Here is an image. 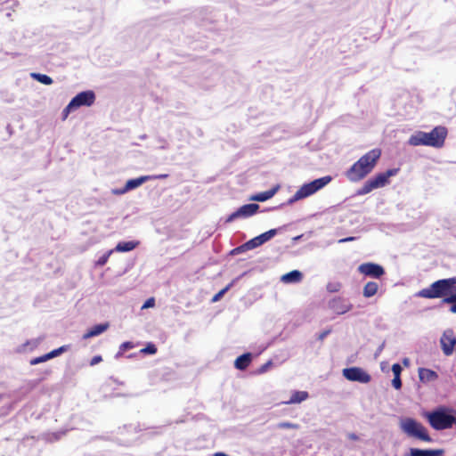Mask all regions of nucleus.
I'll list each match as a JSON object with an SVG mask.
<instances>
[{"label":"nucleus","instance_id":"f257e3e1","mask_svg":"<svg viewBox=\"0 0 456 456\" xmlns=\"http://www.w3.org/2000/svg\"><path fill=\"white\" fill-rule=\"evenodd\" d=\"M448 129L444 126H436L431 131H416L408 140L411 146H429L439 149L444 146Z\"/></svg>","mask_w":456,"mask_h":456},{"label":"nucleus","instance_id":"f03ea898","mask_svg":"<svg viewBox=\"0 0 456 456\" xmlns=\"http://www.w3.org/2000/svg\"><path fill=\"white\" fill-rule=\"evenodd\" d=\"M332 181L330 175H325L321 178L315 179L310 183L303 184L296 193L288 200L287 205H292L295 202L305 199L316 191L322 190Z\"/></svg>","mask_w":456,"mask_h":456},{"label":"nucleus","instance_id":"7ed1b4c3","mask_svg":"<svg viewBox=\"0 0 456 456\" xmlns=\"http://www.w3.org/2000/svg\"><path fill=\"white\" fill-rule=\"evenodd\" d=\"M429 425L436 430H444L452 428L456 423V416L451 414L447 409L440 408L426 413Z\"/></svg>","mask_w":456,"mask_h":456},{"label":"nucleus","instance_id":"20e7f679","mask_svg":"<svg viewBox=\"0 0 456 456\" xmlns=\"http://www.w3.org/2000/svg\"><path fill=\"white\" fill-rule=\"evenodd\" d=\"M453 291L452 290L446 279H441L434 281L429 287L420 289L417 296L422 298L434 299L449 297Z\"/></svg>","mask_w":456,"mask_h":456},{"label":"nucleus","instance_id":"39448f33","mask_svg":"<svg viewBox=\"0 0 456 456\" xmlns=\"http://www.w3.org/2000/svg\"><path fill=\"white\" fill-rule=\"evenodd\" d=\"M400 428L402 431L409 436L418 438L424 442H431L432 440L427 428L414 419H403L400 421Z\"/></svg>","mask_w":456,"mask_h":456},{"label":"nucleus","instance_id":"423d86ee","mask_svg":"<svg viewBox=\"0 0 456 456\" xmlns=\"http://www.w3.org/2000/svg\"><path fill=\"white\" fill-rule=\"evenodd\" d=\"M381 157V150L372 149L362 155L346 171H372Z\"/></svg>","mask_w":456,"mask_h":456},{"label":"nucleus","instance_id":"0eeeda50","mask_svg":"<svg viewBox=\"0 0 456 456\" xmlns=\"http://www.w3.org/2000/svg\"><path fill=\"white\" fill-rule=\"evenodd\" d=\"M395 173H380L372 179H369L358 190L359 195H364L371 191L382 188L389 183V177Z\"/></svg>","mask_w":456,"mask_h":456},{"label":"nucleus","instance_id":"6e6552de","mask_svg":"<svg viewBox=\"0 0 456 456\" xmlns=\"http://www.w3.org/2000/svg\"><path fill=\"white\" fill-rule=\"evenodd\" d=\"M95 100L96 94L93 90L81 91L71 98L69 109L78 110L81 107H91Z\"/></svg>","mask_w":456,"mask_h":456},{"label":"nucleus","instance_id":"1a4fd4ad","mask_svg":"<svg viewBox=\"0 0 456 456\" xmlns=\"http://www.w3.org/2000/svg\"><path fill=\"white\" fill-rule=\"evenodd\" d=\"M343 376L350 381H356L362 384H367L371 379L370 375L360 367L344 369Z\"/></svg>","mask_w":456,"mask_h":456},{"label":"nucleus","instance_id":"9d476101","mask_svg":"<svg viewBox=\"0 0 456 456\" xmlns=\"http://www.w3.org/2000/svg\"><path fill=\"white\" fill-rule=\"evenodd\" d=\"M167 176V174L159 175H143L138 178L130 179L126 182V185L119 190H113L112 192L117 195H120L126 193L128 191L134 190L142 184L144 182L153 179V178H166Z\"/></svg>","mask_w":456,"mask_h":456},{"label":"nucleus","instance_id":"9b49d317","mask_svg":"<svg viewBox=\"0 0 456 456\" xmlns=\"http://www.w3.org/2000/svg\"><path fill=\"white\" fill-rule=\"evenodd\" d=\"M441 348L444 355L452 354L456 346V337L452 330L448 329L444 331L440 338Z\"/></svg>","mask_w":456,"mask_h":456},{"label":"nucleus","instance_id":"f8f14e48","mask_svg":"<svg viewBox=\"0 0 456 456\" xmlns=\"http://www.w3.org/2000/svg\"><path fill=\"white\" fill-rule=\"evenodd\" d=\"M358 272L365 276L379 279L385 274L384 268L375 263H363L358 266Z\"/></svg>","mask_w":456,"mask_h":456},{"label":"nucleus","instance_id":"ddd939ff","mask_svg":"<svg viewBox=\"0 0 456 456\" xmlns=\"http://www.w3.org/2000/svg\"><path fill=\"white\" fill-rule=\"evenodd\" d=\"M77 22L82 23V28H90L95 22L96 11L93 8L86 7L77 9Z\"/></svg>","mask_w":456,"mask_h":456},{"label":"nucleus","instance_id":"4468645a","mask_svg":"<svg viewBox=\"0 0 456 456\" xmlns=\"http://www.w3.org/2000/svg\"><path fill=\"white\" fill-rule=\"evenodd\" d=\"M258 209L259 205L256 203L243 205L229 216L228 221H232L239 217H249L255 215Z\"/></svg>","mask_w":456,"mask_h":456},{"label":"nucleus","instance_id":"2eb2a0df","mask_svg":"<svg viewBox=\"0 0 456 456\" xmlns=\"http://www.w3.org/2000/svg\"><path fill=\"white\" fill-rule=\"evenodd\" d=\"M280 188H281V185L276 184V185L273 186L268 191L256 193V194L250 196L249 200L252 201H259V202L266 201V200H270L271 198H273L278 192Z\"/></svg>","mask_w":456,"mask_h":456},{"label":"nucleus","instance_id":"dca6fc26","mask_svg":"<svg viewBox=\"0 0 456 456\" xmlns=\"http://www.w3.org/2000/svg\"><path fill=\"white\" fill-rule=\"evenodd\" d=\"M67 350L66 346H62L57 349H54L44 355H41L39 357H35L33 359L30 360V364L31 365H36V364H38V363H41V362H46L52 358H54L58 355H60L61 353L65 352Z\"/></svg>","mask_w":456,"mask_h":456},{"label":"nucleus","instance_id":"f3484780","mask_svg":"<svg viewBox=\"0 0 456 456\" xmlns=\"http://www.w3.org/2000/svg\"><path fill=\"white\" fill-rule=\"evenodd\" d=\"M110 327L109 322L100 323L89 329L84 335L83 339H88L105 332Z\"/></svg>","mask_w":456,"mask_h":456},{"label":"nucleus","instance_id":"a211bd4d","mask_svg":"<svg viewBox=\"0 0 456 456\" xmlns=\"http://www.w3.org/2000/svg\"><path fill=\"white\" fill-rule=\"evenodd\" d=\"M251 361L252 354L250 353H246L237 357L234 362V366L240 370H244L249 366Z\"/></svg>","mask_w":456,"mask_h":456},{"label":"nucleus","instance_id":"6ab92c4d","mask_svg":"<svg viewBox=\"0 0 456 456\" xmlns=\"http://www.w3.org/2000/svg\"><path fill=\"white\" fill-rule=\"evenodd\" d=\"M444 451L443 449L436 450H421L418 448L411 449V456H443Z\"/></svg>","mask_w":456,"mask_h":456},{"label":"nucleus","instance_id":"aec40b11","mask_svg":"<svg viewBox=\"0 0 456 456\" xmlns=\"http://www.w3.org/2000/svg\"><path fill=\"white\" fill-rule=\"evenodd\" d=\"M263 245V242L258 236L249 240L248 241H247L246 243H244L243 245L236 248L234 250L237 251V252H242V251H245V250H249V249H253V248H256L259 246Z\"/></svg>","mask_w":456,"mask_h":456},{"label":"nucleus","instance_id":"412c9836","mask_svg":"<svg viewBox=\"0 0 456 456\" xmlns=\"http://www.w3.org/2000/svg\"><path fill=\"white\" fill-rule=\"evenodd\" d=\"M437 374L436 371L426 369V368H419V378L421 382H429L436 380L437 379Z\"/></svg>","mask_w":456,"mask_h":456},{"label":"nucleus","instance_id":"4be33fe9","mask_svg":"<svg viewBox=\"0 0 456 456\" xmlns=\"http://www.w3.org/2000/svg\"><path fill=\"white\" fill-rule=\"evenodd\" d=\"M379 285L376 281H368L362 289L364 297H371L378 293Z\"/></svg>","mask_w":456,"mask_h":456},{"label":"nucleus","instance_id":"5701e85b","mask_svg":"<svg viewBox=\"0 0 456 456\" xmlns=\"http://www.w3.org/2000/svg\"><path fill=\"white\" fill-rule=\"evenodd\" d=\"M139 241H121L118 242L114 250L118 252H128L134 249L138 245Z\"/></svg>","mask_w":456,"mask_h":456},{"label":"nucleus","instance_id":"b1692460","mask_svg":"<svg viewBox=\"0 0 456 456\" xmlns=\"http://www.w3.org/2000/svg\"><path fill=\"white\" fill-rule=\"evenodd\" d=\"M30 77L35 81L41 83L45 86H50L53 83V79L46 74H43V73H39V72H31Z\"/></svg>","mask_w":456,"mask_h":456},{"label":"nucleus","instance_id":"393cba45","mask_svg":"<svg viewBox=\"0 0 456 456\" xmlns=\"http://www.w3.org/2000/svg\"><path fill=\"white\" fill-rule=\"evenodd\" d=\"M302 273L297 270L291 271L286 274H284L281 278L284 282H298L302 280Z\"/></svg>","mask_w":456,"mask_h":456},{"label":"nucleus","instance_id":"a878e982","mask_svg":"<svg viewBox=\"0 0 456 456\" xmlns=\"http://www.w3.org/2000/svg\"><path fill=\"white\" fill-rule=\"evenodd\" d=\"M308 397V393L305 391H296L292 394L291 397L289 401L285 402V403H299L305 401Z\"/></svg>","mask_w":456,"mask_h":456},{"label":"nucleus","instance_id":"bb28decb","mask_svg":"<svg viewBox=\"0 0 456 456\" xmlns=\"http://www.w3.org/2000/svg\"><path fill=\"white\" fill-rule=\"evenodd\" d=\"M341 302L340 299H334L331 302V308L336 310L338 314H345L351 309V305H344L342 306H338V305Z\"/></svg>","mask_w":456,"mask_h":456},{"label":"nucleus","instance_id":"cd10ccee","mask_svg":"<svg viewBox=\"0 0 456 456\" xmlns=\"http://www.w3.org/2000/svg\"><path fill=\"white\" fill-rule=\"evenodd\" d=\"M444 304H450V312L452 314H456V292L452 294L449 297H445L442 300Z\"/></svg>","mask_w":456,"mask_h":456},{"label":"nucleus","instance_id":"c85d7f7f","mask_svg":"<svg viewBox=\"0 0 456 456\" xmlns=\"http://www.w3.org/2000/svg\"><path fill=\"white\" fill-rule=\"evenodd\" d=\"M277 231L275 229L269 230L259 235L263 244L271 240Z\"/></svg>","mask_w":456,"mask_h":456},{"label":"nucleus","instance_id":"c756f323","mask_svg":"<svg viewBox=\"0 0 456 456\" xmlns=\"http://www.w3.org/2000/svg\"><path fill=\"white\" fill-rule=\"evenodd\" d=\"M112 252H113V249H110L108 252H106L105 254H103L101 257H99V259L96 262V265H98V266L105 265L106 263L108 262L110 256L112 254Z\"/></svg>","mask_w":456,"mask_h":456},{"label":"nucleus","instance_id":"7c9ffc66","mask_svg":"<svg viewBox=\"0 0 456 456\" xmlns=\"http://www.w3.org/2000/svg\"><path fill=\"white\" fill-rule=\"evenodd\" d=\"M141 352L142 354H154L157 353V346L152 343H149Z\"/></svg>","mask_w":456,"mask_h":456},{"label":"nucleus","instance_id":"2f4dec72","mask_svg":"<svg viewBox=\"0 0 456 456\" xmlns=\"http://www.w3.org/2000/svg\"><path fill=\"white\" fill-rule=\"evenodd\" d=\"M231 287H232V284H228L225 288H224L218 293H216L213 297L212 302H217L218 300H220L223 297V296L230 289Z\"/></svg>","mask_w":456,"mask_h":456},{"label":"nucleus","instance_id":"473e14b6","mask_svg":"<svg viewBox=\"0 0 456 456\" xmlns=\"http://www.w3.org/2000/svg\"><path fill=\"white\" fill-rule=\"evenodd\" d=\"M69 102L66 105V107L63 109V110L61 112L62 119H66L70 113L77 110L76 109H69Z\"/></svg>","mask_w":456,"mask_h":456},{"label":"nucleus","instance_id":"72a5a7b5","mask_svg":"<svg viewBox=\"0 0 456 456\" xmlns=\"http://www.w3.org/2000/svg\"><path fill=\"white\" fill-rule=\"evenodd\" d=\"M392 386L395 389H400L402 387V380H401L400 376L394 377V379H392Z\"/></svg>","mask_w":456,"mask_h":456},{"label":"nucleus","instance_id":"f704fd0d","mask_svg":"<svg viewBox=\"0 0 456 456\" xmlns=\"http://www.w3.org/2000/svg\"><path fill=\"white\" fill-rule=\"evenodd\" d=\"M154 305H155L154 297H150L144 302V304L142 306V309L151 308V307H153Z\"/></svg>","mask_w":456,"mask_h":456},{"label":"nucleus","instance_id":"c9c22d12","mask_svg":"<svg viewBox=\"0 0 456 456\" xmlns=\"http://www.w3.org/2000/svg\"><path fill=\"white\" fill-rule=\"evenodd\" d=\"M392 371L394 376H400L402 372V367L399 363H395L392 365Z\"/></svg>","mask_w":456,"mask_h":456},{"label":"nucleus","instance_id":"e433bc0d","mask_svg":"<svg viewBox=\"0 0 456 456\" xmlns=\"http://www.w3.org/2000/svg\"><path fill=\"white\" fill-rule=\"evenodd\" d=\"M446 281L449 283L453 293H455L456 292V277L448 278V279H446Z\"/></svg>","mask_w":456,"mask_h":456},{"label":"nucleus","instance_id":"4c0bfd02","mask_svg":"<svg viewBox=\"0 0 456 456\" xmlns=\"http://www.w3.org/2000/svg\"><path fill=\"white\" fill-rule=\"evenodd\" d=\"M102 361V358L101 355H95L91 359L90 364L92 366L98 364Z\"/></svg>","mask_w":456,"mask_h":456},{"label":"nucleus","instance_id":"58836bf2","mask_svg":"<svg viewBox=\"0 0 456 456\" xmlns=\"http://www.w3.org/2000/svg\"><path fill=\"white\" fill-rule=\"evenodd\" d=\"M133 347H134V344L132 342H124L120 346V349L123 351L127 350V349H132Z\"/></svg>","mask_w":456,"mask_h":456},{"label":"nucleus","instance_id":"ea45409f","mask_svg":"<svg viewBox=\"0 0 456 456\" xmlns=\"http://www.w3.org/2000/svg\"><path fill=\"white\" fill-rule=\"evenodd\" d=\"M294 425L289 422H282L279 424V428H293Z\"/></svg>","mask_w":456,"mask_h":456},{"label":"nucleus","instance_id":"a19ab883","mask_svg":"<svg viewBox=\"0 0 456 456\" xmlns=\"http://www.w3.org/2000/svg\"><path fill=\"white\" fill-rule=\"evenodd\" d=\"M158 141L162 142V144L158 146L157 148L161 149V150L167 149V143H166V141L164 139L159 138Z\"/></svg>","mask_w":456,"mask_h":456},{"label":"nucleus","instance_id":"79ce46f5","mask_svg":"<svg viewBox=\"0 0 456 456\" xmlns=\"http://www.w3.org/2000/svg\"><path fill=\"white\" fill-rule=\"evenodd\" d=\"M355 238L354 237H346V238H343V239H340L338 240L339 243H344V242H348V241H353L354 240Z\"/></svg>","mask_w":456,"mask_h":456},{"label":"nucleus","instance_id":"37998d69","mask_svg":"<svg viewBox=\"0 0 456 456\" xmlns=\"http://www.w3.org/2000/svg\"><path fill=\"white\" fill-rule=\"evenodd\" d=\"M330 333V330H324L319 335V339L322 340L326 338V336Z\"/></svg>","mask_w":456,"mask_h":456},{"label":"nucleus","instance_id":"c03bdc74","mask_svg":"<svg viewBox=\"0 0 456 456\" xmlns=\"http://www.w3.org/2000/svg\"><path fill=\"white\" fill-rule=\"evenodd\" d=\"M213 456H229V455L224 452H215L213 454Z\"/></svg>","mask_w":456,"mask_h":456},{"label":"nucleus","instance_id":"a18cd8bd","mask_svg":"<svg viewBox=\"0 0 456 456\" xmlns=\"http://www.w3.org/2000/svg\"><path fill=\"white\" fill-rule=\"evenodd\" d=\"M367 174H368V173H365V172L358 173V175H358V178H359V179H362V178H363V177L365 176V175H367Z\"/></svg>","mask_w":456,"mask_h":456},{"label":"nucleus","instance_id":"49530a36","mask_svg":"<svg viewBox=\"0 0 456 456\" xmlns=\"http://www.w3.org/2000/svg\"><path fill=\"white\" fill-rule=\"evenodd\" d=\"M386 171H393V172H395V171H400V168H398V167L387 168Z\"/></svg>","mask_w":456,"mask_h":456},{"label":"nucleus","instance_id":"de8ad7c7","mask_svg":"<svg viewBox=\"0 0 456 456\" xmlns=\"http://www.w3.org/2000/svg\"><path fill=\"white\" fill-rule=\"evenodd\" d=\"M328 289H329L330 291H336L337 290L336 289H333V286H330V285L328 286Z\"/></svg>","mask_w":456,"mask_h":456},{"label":"nucleus","instance_id":"09e8293b","mask_svg":"<svg viewBox=\"0 0 456 456\" xmlns=\"http://www.w3.org/2000/svg\"><path fill=\"white\" fill-rule=\"evenodd\" d=\"M328 289H329L330 291H336L337 290L336 289H333V286H330V285L328 286Z\"/></svg>","mask_w":456,"mask_h":456},{"label":"nucleus","instance_id":"8fccbe9b","mask_svg":"<svg viewBox=\"0 0 456 456\" xmlns=\"http://www.w3.org/2000/svg\"><path fill=\"white\" fill-rule=\"evenodd\" d=\"M5 102H13V97L12 96L10 99H4Z\"/></svg>","mask_w":456,"mask_h":456},{"label":"nucleus","instance_id":"3c124183","mask_svg":"<svg viewBox=\"0 0 456 456\" xmlns=\"http://www.w3.org/2000/svg\"><path fill=\"white\" fill-rule=\"evenodd\" d=\"M8 0H0V5L4 4V3H7Z\"/></svg>","mask_w":456,"mask_h":456},{"label":"nucleus","instance_id":"603ef678","mask_svg":"<svg viewBox=\"0 0 456 456\" xmlns=\"http://www.w3.org/2000/svg\"><path fill=\"white\" fill-rule=\"evenodd\" d=\"M146 137H147V135H146V134H142V135H140V139H142V140H144Z\"/></svg>","mask_w":456,"mask_h":456},{"label":"nucleus","instance_id":"864d4df0","mask_svg":"<svg viewBox=\"0 0 456 456\" xmlns=\"http://www.w3.org/2000/svg\"><path fill=\"white\" fill-rule=\"evenodd\" d=\"M350 438H352V439H356V438H357V436H356L355 435H351V436H350Z\"/></svg>","mask_w":456,"mask_h":456},{"label":"nucleus","instance_id":"5fc2aeb1","mask_svg":"<svg viewBox=\"0 0 456 456\" xmlns=\"http://www.w3.org/2000/svg\"><path fill=\"white\" fill-rule=\"evenodd\" d=\"M6 17H11V12H7Z\"/></svg>","mask_w":456,"mask_h":456}]
</instances>
